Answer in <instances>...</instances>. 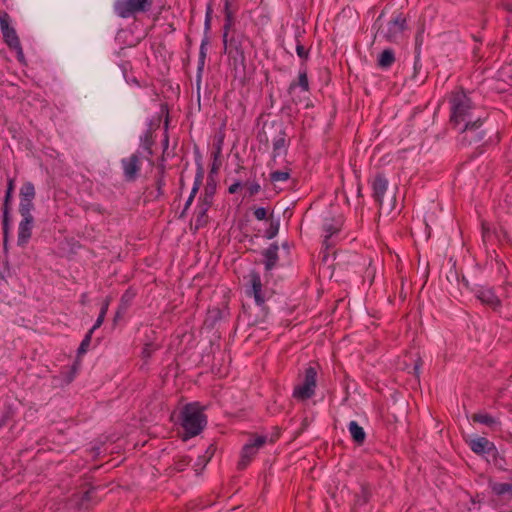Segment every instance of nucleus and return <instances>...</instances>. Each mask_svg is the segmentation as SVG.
<instances>
[{"label":"nucleus","mask_w":512,"mask_h":512,"mask_svg":"<svg viewBox=\"0 0 512 512\" xmlns=\"http://www.w3.org/2000/svg\"><path fill=\"white\" fill-rule=\"evenodd\" d=\"M450 122L458 126L464 123L463 132L476 130L481 127V117H474L475 106L471 99L463 92H455L450 99Z\"/></svg>","instance_id":"nucleus-1"},{"label":"nucleus","mask_w":512,"mask_h":512,"mask_svg":"<svg viewBox=\"0 0 512 512\" xmlns=\"http://www.w3.org/2000/svg\"><path fill=\"white\" fill-rule=\"evenodd\" d=\"M180 425L184 430V440L199 435L207 425L204 408L198 402L186 404L180 412Z\"/></svg>","instance_id":"nucleus-2"},{"label":"nucleus","mask_w":512,"mask_h":512,"mask_svg":"<svg viewBox=\"0 0 512 512\" xmlns=\"http://www.w3.org/2000/svg\"><path fill=\"white\" fill-rule=\"evenodd\" d=\"M318 364L309 365L298 376V383L294 386L293 397L299 401L312 398L316 393Z\"/></svg>","instance_id":"nucleus-3"},{"label":"nucleus","mask_w":512,"mask_h":512,"mask_svg":"<svg viewBox=\"0 0 512 512\" xmlns=\"http://www.w3.org/2000/svg\"><path fill=\"white\" fill-rule=\"evenodd\" d=\"M406 19L399 13L379 27V34L389 42H401L406 33Z\"/></svg>","instance_id":"nucleus-4"},{"label":"nucleus","mask_w":512,"mask_h":512,"mask_svg":"<svg viewBox=\"0 0 512 512\" xmlns=\"http://www.w3.org/2000/svg\"><path fill=\"white\" fill-rule=\"evenodd\" d=\"M153 0H116L114 10L121 18H129L137 13L150 10Z\"/></svg>","instance_id":"nucleus-5"},{"label":"nucleus","mask_w":512,"mask_h":512,"mask_svg":"<svg viewBox=\"0 0 512 512\" xmlns=\"http://www.w3.org/2000/svg\"><path fill=\"white\" fill-rule=\"evenodd\" d=\"M266 442L267 436L253 435L252 439L246 443L241 450L238 469H245L257 455L260 448L266 444Z\"/></svg>","instance_id":"nucleus-6"},{"label":"nucleus","mask_w":512,"mask_h":512,"mask_svg":"<svg viewBox=\"0 0 512 512\" xmlns=\"http://www.w3.org/2000/svg\"><path fill=\"white\" fill-rule=\"evenodd\" d=\"M36 196L35 186L32 182H25L19 191V213L21 217L33 216L32 211L34 210V199Z\"/></svg>","instance_id":"nucleus-7"},{"label":"nucleus","mask_w":512,"mask_h":512,"mask_svg":"<svg viewBox=\"0 0 512 512\" xmlns=\"http://www.w3.org/2000/svg\"><path fill=\"white\" fill-rule=\"evenodd\" d=\"M0 28L5 43L11 48L18 51L19 56H23L20 40L13 27L10 26V17L6 12H0Z\"/></svg>","instance_id":"nucleus-8"},{"label":"nucleus","mask_w":512,"mask_h":512,"mask_svg":"<svg viewBox=\"0 0 512 512\" xmlns=\"http://www.w3.org/2000/svg\"><path fill=\"white\" fill-rule=\"evenodd\" d=\"M247 290L246 294L254 298L257 305L261 306L266 301L265 292L263 290L261 276L257 271H250L246 276Z\"/></svg>","instance_id":"nucleus-9"},{"label":"nucleus","mask_w":512,"mask_h":512,"mask_svg":"<svg viewBox=\"0 0 512 512\" xmlns=\"http://www.w3.org/2000/svg\"><path fill=\"white\" fill-rule=\"evenodd\" d=\"M123 174L126 181H134L141 170V160L136 154H132L121 160Z\"/></svg>","instance_id":"nucleus-10"},{"label":"nucleus","mask_w":512,"mask_h":512,"mask_svg":"<svg viewBox=\"0 0 512 512\" xmlns=\"http://www.w3.org/2000/svg\"><path fill=\"white\" fill-rule=\"evenodd\" d=\"M34 217H22L18 224L17 245L24 248L32 237Z\"/></svg>","instance_id":"nucleus-11"},{"label":"nucleus","mask_w":512,"mask_h":512,"mask_svg":"<svg viewBox=\"0 0 512 512\" xmlns=\"http://www.w3.org/2000/svg\"><path fill=\"white\" fill-rule=\"evenodd\" d=\"M163 114H168V110H167L166 106L161 105L160 115L151 120L146 133L142 137V146L149 153H152L151 149L154 144V135L153 134H154L155 130L159 128L160 122H161V116Z\"/></svg>","instance_id":"nucleus-12"},{"label":"nucleus","mask_w":512,"mask_h":512,"mask_svg":"<svg viewBox=\"0 0 512 512\" xmlns=\"http://www.w3.org/2000/svg\"><path fill=\"white\" fill-rule=\"evenodd\" d=\"M373 198L379 207L383 204V197L388 189V180L377 174L372 180Z\"/></svg>","instance_id":"nucleus-13"},{"label":"nucleus","mask_w":512,"mask_h":512,"mask_svg":"<svg viewBox=\"0 0 512 512\" xmlns=\"http://www.w3.org/2000/svg\"><path fill=\"white\" fill-rule=\"evenodd\" d=\"M471 450L476 454L489 453L495 449L494 444L485 437H477L467 441Z\"/></svg>","instance_id":"nucleus-14"},{"label":"nucleus","mask_w":512,"mask_h":512,"mask_svg":"<svg viewBox=\"0 0 512 512\" xmlns=\"http://www.w3.org/2000/svg\"><path fill=\"white\" fill-rule=\"evenodd\" d=\"M216 192V185L213 182H207L204 187L203 193L200 195L198 199L197 205L203 206L204 208H209L213 204L214 195Z\"/></svg>","instance_id":"nucleus-15"},{"label":"nucleus","mask_w":512,"mask_h":512,"mask_svg":"<svg viewBox=\"0 0 512 512\" xmlns=\"http://www.w3.org/2000/svg\"><path fill=\"white\" fill-rule=\"evenodd\" d=\"M297 88H300L301 91L308 92L309 91V81L307 76L306 69L300 70L297 81L291 82L288 88V93L294 96Z\"/></svg>","instance_id":"nucleus-16"},{"label":"nucleus","mask_w":512,"mask_h":512,"mask_svg":"<svg viewBox=\"0 0 512 512\" xmlns=\"http://www.w3.org/2000/svg\"><path fill=\"white\" fill-rule=\"evenodd\" d=\"M202 181H203V172L200 169L196 173L191 193H190V195H189V197H188V199H187V201L185 203L184 210H183L182 214H184L190 208V206L192 205V203L194 201V198L197 195V193H198V191H199V189H200V187L202 185Z\"/></svg>","instance_id":"nucleus-17"},{"label":"nucleus","mask_w":512,"mask_h":512,"mask_svg":"<svg viewBox=\"0 0 512 512\" xmlns=\"http://www.w3.org/2000/svg\"><path fill=\"white\" fill-rule=\"evenodd\" d=\"M265 257V268L267 271L271 270L278 261V246L277 245H271L269 248H267L264 252Z\"/></svg>","instance_id":"nucleus-18"},{"label":"nucleus","mask_w":512,"mask_h":512,"mask_svg":"<svg viewBox=\"0 0 512 512\" xmlns=\"http://www.w3.org/2000/svg\"><path fill=\"white\" fill-rule=\"evenodd\" d=\"M349 432L351 434L352 439L358 443L362 444L365 441L366 434L361 426L356 421H351L348 425Z\"/></svg>","instance_id":"nucleus-19"},{"label":"nucleus","mask_w":512,"mask_h":512,"mask_svg":"<svg viewBox=\"0 0 512 512\" xmlns=\"http://www.w3.org/2000/svg\"><path fill=\"white\" fill-rule=\"evenodd\" d=\"M478 298L482 303L487 304L491 307H496L499 304L498 298L489 289L480 290L478 292Z\"/></svg>","instance_id":"nucleus-20"},{"label":"nucleus","mask_w":512,"mask_h":512,"mask_svg":"<svg viewBox=\"0 0 512 512\" xmlns=\"http://www.w3.org/2000/svg\"><path fill=\"white\" fill-rule=\"evenodd\" d=\"M286 148V133L284 131H280L279 134L273 139V153L275 155H280L282 151L286 150Z\"/></svg>","instance_id":"nucleus-21"},{"label":"nucleus","mask_w":512,"mask_h":512,"mask_svg":"<svg viewBox=\"0 0 512 512\" xmlns=\"http://www.w3.org/2000/svg\"><path fill=\"white\" fill-rule=\"evenodd\" d=\"M395 61L394 52L391 49H385L379 55L378 66L381 68H389Z\"/></svg>","instance_id":"nucleus-22"},{"label":"nucleus","mask_w":512,"mask_h":512,"mask_svg":"<svg viewBox=\"0 0 512 512\" xmlns=\"http://www.w3.org/2000/svg\"><path fill=\"white\" fill-rule=\"evenodd\" d=\"M208 210L209 208H204L200 205L196 206L195 225L197 229L204 227L208 223Z\"/></svg>","instance_id":"nucleus-23"},{"label":"nucleus","mask_w":512,"mask_h":512,"mask_svg":"<svg viewBox=\"0 0 512 512\" xmlns=\"http://www.w3.org/2000/svg\"><path fill=\"white\" fill-rule=\"evenodd\" d=\"M94 331L95 330L91 328L85 335L77 351L78 357L84 355L88 351Z\"/></svg>","instance_id":"nucleus-24"},{"label":"nucleus","mask_w":512,"mask_h":512,"mask_svg":"<svg viewBox=\"0 0 512 512\" xmlns=\"http://www.w3.org/2000/svg\"><path fill=\"white\" fill-rule=\"evenodd\" d=\"M472 420L474 422L485 424L487 426H492L496 423L495 419L492 416H490L489 414H485V413L473 414Z\"/></svg>","instance_id":"nucleus-25"},{"label":"nucleus","mask_w":512,"mask_h":512,"mask_svg":"<svg viewBox=\"0 0 512 512\" xmlns=\"http://www.w3.org/2000/svg\"><path fill=\"white\" fill-rule=\"evenodd\" d=\"M109 304H110V300L108 298L105 299V301L102 304V307H101L100 313L98 315V318H97L95 324L92 327L94 330L100 328V326L103 324L105 316H106V313L108 311Z\"/></svg>","instance_id":"nucleus-26"},{"label":"nucleus","mask_w":512,"mask_h":512,"mask_svg":"<svg viewBox=\"0 0 512 512\" xmlns=\"http://www.w3.org/2000/svg\"><path fill=\"white\" fill-rule=\"evenodd\" d=\"M493 491L498 495L512 494V484L496 483L493 485Z\"/></svg>","instance_id":"nucleus-27"},{"label":"nucleus","mask_w":512,"mask_h":512,"mask_svg":"<svg viewBox=\"0 0 512 512\" xmlns=\"http://www.w3.org/2000/svg\"><path fill=\"white\" fill-rule=\"evenodd\" d=\"M290 173L289 171H274L270 174V180L274 183L276 182H285L289 179Z\"/></svg>","instance_id":"nucleus-28"},{"label":"nucleus","mask_w":512,"mask_h":512,"mask_svg":"<svg viewBox=\"0 0 512 512\" xmlns=\"http://www.w3.org/2000/svg\"><path fill=\"white\" fill-rule=\"evenodd\" d=\"M191 462V458L188 456H177L174 461V469L178 472L183 471Z\"/></svg>","instance_id":"nucleus-29"},{"label":"nucleus","mask_w":512,"mask_h":512,"mask_svg":"<svg viewBox=\"0 0 512 512\" xmlns=\"http://www.w3.org/2000/svg\"><path fill=\"white\" fill-rule=\"evenodd\" d=\"M339 230H340V225L338 223L333 224V223L326 222L324 224V231L326 232V235H325L326 239L330 238L332 235L337 233Z\"/></svg>","instance_id":"nucleus-30"},{"label":"nucleus","mask_w":512,"mask_h":512,"mask_svg":"<svg viewBox=\"0 0 512 512\" xmlns=\"http://www.w3.org/2000/svg\"><path fill=\"white\" fill-rule=\"evenodd\" d=\"M14 190V179L9 178L8 179V185H7V191L5 195V202H4V208H9V202L12 199V193Z\"/></svg>","instance_id":"nucleus-31"},{"label":"nucleus","mask_w":512,"mask_h":512,"mask_svg":"<svg viewBox=\"0 0 512 512\" xmlns=\"http://www.w3.org/2000/svg\"><path fill=\"white\" fill-rule=\"evenodd\" d=\"M156 350L157 347L154 344L146 343L141 352L142 358L149 359Z\"/></svg>","instance_id":"nucleus-32"},{"label":"nucleus","mask_w":512,"mask_h":512,"mask_svg":"<svg viewBox=\"0 0 512 512\" xmlns=\"http://www.w3.org/2000/svg\"><path fill=\"white\" fill-rule=\"evenodd\" d=\"M9 208H4L2 219L3 236H9Z\"/></svg>","instance_id":"nucleus-33"},{"label":"nucleus","mask_w":512,"mask_h":512,"mask_svg":"<svg viewBox=\"0 0 512 512\" xmlns=\"http://www.w3.org/2000/svg\"><path fill=\"white\" fill-rule=\"evenodd\" d=\"M296 53L298 57L307 60L309 57V50L306 49L299 41L296 45Z\"/></svg>","instance_id":"nucleus-34"},{"label":"nucleus","mask_w":512,"mask_h":512,"mask_svg":"<svg viewBox=\"0 0 512 512\" xmlns=\"http://www.w3.org/2000/svg\"><path fill=\"white\" fill-rule=\"evenodd\" d=\"M253 214L257 220H264L267 217V209L263 207H258L254 210Z\"/></svg>","instance_id":"nucleus-35"},{"label":"nucleus","mask_w":512,"mask_h":512,"mask_svg":"<svg viewBox=\"0 0 512 512\" xmlns=\"http://www.w3.org/2000/svg\"><path fill=\"white\" fill-rule=\"evenodd\" d=\"M231 5H232V0H224L225 18H233L234 17V12L231 8Z\"/></svg>","instance_id":"nucleus-36"},{"label":"nucleus","mask_w":512,"mask_h":512,"mask_svg":"<svg viewBox=\"0 0 512 512\" xmlns=\"http://www.w3.org/2000/svg\"><path fill=\"white\" fill-rule=\"evenodd\" d=\"M261 187L258 183H251L247 186V190L250 196H254L259 193Z\"/></svg>","instance_id":"nucleus-37"},{"label":"nucleus","mask_w":512,"mask_h":512,"mask_svg":"<svg viewBox=\"0 0 512 512\" xmlns=\"http://www.w3.org/2000/svg\"><path fill=\"white\" fill-rule=\"evenodd\" d=\"M12 418V413L7 411L0 416V429L4 427L7 422Z\"/></svg>","instance_id":"nucleus-38"},{"label":"nucleus","mask_w":512,"mask_h":512,"mask_svg":"<svg viewBox=\"0 0 512 512\" xmlns=\"http://www.w3.org/2000/svg\"><path fill=\"white\" fill-rule=\"evenodd\" d=\"M233 25V18H225V24H224V40L226 39L228 32Z\"/></svg>","instance_id":"nucleus-39"},{"label":"nucleus","mask_w":512,"mask_h":512,"mask_svg":"<svg viewBox=\"0 0 512 512\" xmlns=\"http://www.w3.org/2000/svg\"><path fill=\"white\" fill-rule=\"evenodd\" d=\"M157 190H158V196L163 195V187L165 186V182L162 178L158 179L156 182Z\"/></svg>","instance_id":"nucleus-40"},{"label":"nucleus","mask_w":512,"mask_h":512,"mask_svg":"<svg viewBox=\"0 0 512 512\" xmlns=\"http://www.w3.org/2000/svg\"><path fill=\"white\" fill-rule=\"evenodd\" d=\"M240 187H241V183L240 182H235V183H233L232 185L229 186L228 192L230 194H235L239 190Z\"/></svg>","instance_id":"nucleus-41"},{"label":"nucleus","mask_w":512,"mask_h":512,"mask_svg":"<svg viewBox=\"0 0 512 512\" xmlns=\"http://www.w3.org/2000/svg\"><path fill=\"white\" fill-rule=\"evenodd\" d=\"M205 57H206L205 44L202 43V45L200 47V60H201L202 63H204Z\"/></svg>","instance_id":"nucleus-42"},{"label":"nucleus","mask_w":512,"mask_h":512,"mask_svg":"<svg viewBox=\"0 0 512 512\" xmlns=\"http://www.w3.org/2000/svg\"><path fill=\"white\" fill-rule=\"evenodd\" d=\"M482 230H483V237L485 238L486 235L488 234L489 232V227L487 226L486 223H482Z\"/></svg>","instance_id":"nucleus-43"},{"label":"nucleus","mask_w":512,"mask_h":512,"mask_svg":"<svg viewBox=\"0 0 512 512\" xmlns=\"http://www.w3.org/2000/svg\"><path fill=\"white\" fill-rule=\"evenodd\" d=\"M3 249L5 252L8 250V236H3Z\"/></svg>","instance_id":"nucleus-44"},{"label":"nucleus","mask_w":512,"mask_h":512,"mask_svg":"<svg viewBox=\"0 0 512 512\" xmlns=\"http://www.w3.org/2000/svg\"><path fill=\"white\" fill-rule=\"evenodd\" d=\"M217 171H218V166L215 163H213L212 168H211V173H216Z\"/></svg>","instance_id":"nucleus-45"},{"label":"nucleus","mask_w":512,"mask_h":512,"mask_svg":"<svg viewBox=\"0 0 512 512\" xmlns=\"http://www.w3.org/2000/svg\"><path fill=\"white\" fill-rule=\"evenodd\" d=\"M209 21H210V18H209V12L207 13V16H206V25L208 26L209 25Z\"/></svg>","instance_id":"nucleus-46"},{"label":"nucleus","mask_w":512,"mask_h":512,"mask_svg":"<svg viewBox=\"0 0 512 512\" xmlns=\"http://www.w3.org/2000/svg\"><path fill=\"white\" fill-rule=\"evenodd\" d=\"M85 297H86V295H85V294H83V295H82V299H81V303H82V304H84V303H85V301H86V298H85Z\"/></svg>","instance_id":"nucleus-47"},{"label":"nucleus","mask_w":512,"mask_h":512,"mask_svg":"<svg viewBox=\"0 0 512 512\" xmlns=\"http://www.w3.org/2000/svg\"><path fill=\"white\" fill-rule=\"evenodd\" d=\"M165 144L167 145L168 144V136L165 135Z\"/></svg>","instance_id":"nucleus-48"},{"label":"nucleus","mask_w":512,"mask_h":512,"mask_svg":"<svg viewBox=\"0 0 512 512\" xmlns=\"http://www.w3.org/2000/svg\"><path fill=\"white\" fill-rule=\"evenodd\" d=\"M276 232H272L270 235H269V238H272L274 235H275Z\"/></svg>","instance_id":"nucleus-49"},{"label":"nucleus","mask_w":512,"mask_h":512,"mask_svg":"<svg viewBox=\"0 0 512 512\" xmlns=\"http://www.w3.org/2000/svg\"><path fill=\"white\" fill-rule=\"evenodd\" d=\"M220 153V151H218L217 153H215L214 155V158L216 159L218 157V154Z\"/></svg>","instance_id":"nucleus-50"},{"label":"nucleus","mask_w":512,"mask_h":512,"mask_svg":"<svg viewBox=\"0 0 512 512\" xmlns=\"http://www.w3.org/2000/svg\"><path fill=\"white\" fill-rule=\"evenodd\" d=\"M293 100H294L295 102H298V101H301V98H298V100H296L295 98H293Z\"/></svg>","instance_id":"nucleus-51"}]
</instances>
